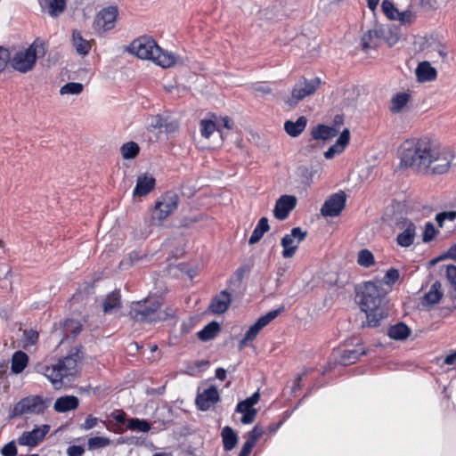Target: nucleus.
I'll return each mask as SVG.
<instances>
[{
    "label": "nucleus",
    "mask_w": 456,
    "mask_h": 456,
    "mask_svg": "<svg viewBox=\"0 0 456 456\" xmlns=\"http://www.w3.org/2000/svg\"><path fill=\"white\" fill-rule=\"evenodd\" d=\"M155 178L148 174H142L137 177L135 187L133 191L134 197L146 196L155 187Z\"/></svg>",
    "instance_id": "18"
},
{
    "label": "nucleus",
    "mask_w": 456,
    "mask_h": 456,
    "mask_svg": "<svg viewBox=\"0 0 456 456\" xmlns=\"http://www.w3.org/2000/svg\"><path fill=\"white\" fill-rule=\"evenodd\" d=\"M263 434L264 429L258 425H256L252 430L248 433L247 441L255 445Z\"/></svg>",
    "instance_id": "51"
},
{
    "label": "nucleus",
    "mask_w": 456,
    "mask_h": 456,
    "mask_svg": "<svg viewBox=\"0 0 456 456\" xmlns=\"http://www.w3.org/2000/svg\"><path fill=\"white\" fill-rule=\"evenodd\" d=\"M120 292L118 290H114L107 295L103 302V312L110 314L114 309L118 308L120 306Z\"/></svg>",
    "instance_id": "35"
},
{
    "label": "nucleus",
    "mask_w": 456,
    "mask_h": 456,
    "mask_svg": "<svg viewBox=\"0 0 456 456\" xmlns=\"http://www.w3.org/2000/svg\"><path fill=\"white\" fill-rule=\"evenodd\" d=\"M297 205V198L293 195H282L275 203L273 215L279 220L286 219Z\"/></svg>",
    "instance_id": "14"
},
{
    "label": "nucleus",
    "mask_w": 456,
    "mask_h": 456,
    "mask_svg": "<svg viewBox=\"0 0 456 456\" xmlns=\"http://www.w3.org/2000/svg\"><path fill=\"white\" fill-rule=\"evenodd\" d=\"M112 418L118 422V423H120V424H125L126 421V413L121 411V410H118V411H115L114 412H112Z\"/></svg>",
    "instance_id": "59"
},
{
    "label": "nucleus",
    "mask_w": 456,
    "mask_h": 456,
    "mask_svg": "<svg viewBox=\"0 0 456 456\" xmlns=\"http://www.w3.org/2000/svg\"><path fill=\"white\" fill-rule=\"evenodd\" d=\"M129 51L142 60L152 61L162 68H169L176 61V57L170 52L163 51L151 37H141L134 39Z\"/></svg>",
    "instance_id": "3"
},
{
    "label": "nucleus",
    "mask_w": 456,
    "mask_h": 456,
    "mask_svg": "<svg viewBox=\"0 0 456 456\" xmlns=\"http://www.w3.org/2000/svg\"><path fill=\"white\" fill-rule=\"evenodd\" d=\"M381 8L384 14L390 20H395L398 18L399 11L391 1L384 0L381 4Z\"/></svg>",
    "instance_id": "45"
},
{
    "label": "nucleus",
    "mask_w": 456,
    "mask_h": 456,
    "mask_svg": "<svg viewBox=\"0 0 456 456\" xmlns=\"http://www.w3.org/2000/svg\"><path fill=\"white\" fill-rule=\"evenodd\" d=\"M49 430L50 427L48 425H42L31 431L23 432L18 438V444L23 446L35 447L45 438Z\"/></svg>",
    "instance_id": "13"
},
{
    "label": "nucleus",
    "mask_w": 456,
    "mask_h": 456,
    "mask_svg": "<svg viewBox=\"0 0 456 456\" xmlns=\"http://www.w3.org/2000/svg\"><path fill=\"white\" fill-rule=\"evenodd\" d=\"M415 74L419 82L433 81L437 77L436 69L428 61L419 62L415 69Z\"/></svg>",
    "instance_id": "23"
},
{
    "label": "nucleus",
    "mask_w": 456,
    "mask_h": 456,
    "mask_svg": "<svg viewBox=\"0 0 456 456\" xmlns=\"http://www.w3.org/2000/svg\"><path fill=\"white\" fill-rule=\"evenodd\" d=\"M253 89L256 93H259L262 95L272 93V88L265 83H257L254 85Z\"/></svg>",
    "instance_id": "57"
},
{
    "label": "nucleus",
    "mask_w": 456,
    "mask_h": 456,
    "mask_svg": "<svg viewBox=\"0 0 456 456\" xmlns=\"http://www.w3.org/2000/svg\"><path fill=\"white\" fill-rule=\"evenodd\" d=\"M49 400L39 395H29L20 399L12 410L11 418L27 414H41L48 407Z\"/></svg>",
    "instance_id": "7"
},
{
    "label": "nucleus",
    "mask_w": 456,
    "mask_h": 456,
    "mask_svg": "<svg viewBox=\"0 0 456 456\" xmlns=\"http://www.w3.org/2000/svg\"><path fill=\"white\" fill-rule=\"evenodd\" d=\"M388 336L395 340H403L407 338L411 334V329L403 322H399L389 328Z\"/></svg>",
    "instance_id": "34"
},
{
    "label": "nucleus",
    "mask_w": 456,
    "mask_h": 456,
    "mask_svg": "<svg viewBox=\"0 0 456 456\" xmlns=\"http://www.w3.org/2000/svg\"><path fill=\"white\" fill-rule=\"evenodd\" d=\"M176 128H177L176 124H175L174 122H168L167 120V125L164 126L162 132L169 134V133L175 132L176 130Z\"/></svg>",
    "instance_id": "63"
},
{
    "label": "nucleus",
    "mask_w": 456,
    "mask_h": 456,
    "mask_svg": "<svg viewBox=\"0 0 456 456\" xmlns=\"http://www.w3.org/2000/svg\"><path fill=\"white\" fill-rule=\"evenodd\" d=\"M36 370L38 373L45 375L56 389L62 386V379L66 378L58 362L52 366L39 364Z\"/></svg>",
    "instance_id": "15"
},
{
    "label": "nucleus",
    "mask_w": 456,
    "mask_h": 456,
    "mask_svg": "<svg viewBox=\"0 0 456 456\" xmlns=\"http://www.w3.org/2000/svg\"><path fill=\"white\" fill-rule=\"evenodd\" d=\"M28 363V356L23 351H16L11 361V370L14 374L21 373Z\"/></svg>",
    "instance_id": "31"
},
{
    "label": "nucleus",
    "mask_w": 456,
    "mask_h": 456,
    "mask_svg": "<svg viewBox=\"0 0 456 456\" xmlns=\"http://www.w3.org/2000/svg\"><path fill=\"white\" fill-rule=\"evenodd\" d=\"M130 315L136 322L152 323L166 320L167 314L161 310V301L159 297H150L134 302Z\"/></svg>",
    "instance_id": "5"
},
{
    "label": "nucleus",
    "mask_w": 456,
    "mask_h": 456,
    "mask_svg": "<svg viewBox=\"0 0 456 456\" xmlns=\"http://www.w3.org/2000/svg\"><path fill=\"white\" fill-rule=\"evenodd\" d=\"M3 456H16L17 446L14 441L7 443L1 450Z\"/></svg>",
    "instance_id": "55"
},
{
    "label": "nucleus",
    "mask_w": 456,
    "mask_h": 456,
    "mask_svg": "<svg viewBox=\"0 0 456 456\" xmlns=\"http://www.w3.org/2000/svg\"><path fill=\"white\" fill-rule=\"evenodd\" d=\"M167 125V118L160 115H156L151 118L149 126L154 129H159L162 132L164 126Z\"/></svg>",
    "instance_id": "52"
},
{
    "label": "nucleus",
    "mask_w": 456,
    "mask_h": 456,
    "mask_svg": "<svg viewBox=\"0 0 456 456\" xmlns=\"http://www.w3.org/2000/svg\"><path fill=\"white\" fill-rule=\"evenodd\" d=\"M79 400L75 395H64L56 399L53 409L57 412H67L78 407Z\"/></svg>",
    "instance_id": "24"
},
{
    "label": "nucleus",
    "mask_w": 456,
    "mask_h": 456,
    "mask_svg": "<svg viewBox=\"0 0 456 456\" xmlns=\"http://www.w3.org/2000/svg\"><path fill=\"white\" fill-rule=\"evenodd\" d=\"M281 312V309H275L268 312L266 314L261 316L245 333L246 339L252 341L256 338L260 330L274 320Z\"/></svg>",
    "instance_id": "16"
},
{
    "label": "nucleus",
    "mask_w": 456,
    "mask_h": 456,
    "mask_svg": "<svg viewBox=\"0 0 456 456\" xmlns=\"http://www.w3.org/2000/svg\"><path fill=\"white\" fill-rule=\"evenodd\" d=\"M387 292L380 280L363 284L358 297L360 308L366 314L368 327L379 326L380 322L388 315Z\"/></svg>",
    "instance_id": "2"
},
{
    "label": "nucleus",
    "mask_w": 456,
    "mask_h": 456,
    "mask_svg": "<svg viewBox=\"0 0 456 456\" xmlns=\"http://www.w3.org/2000/svg\"><path fill=\"white\" fill-rule=\"evenodd\" d=\"M365 351L362 348L345 349L340 354L338 362L344 366L356 362L361 355H364Z\"/></svg>",
    "instance_id": "32"
},
{
    "label": "nucleus",
    "mask_w": 456,
    "mask_h": 456,
    "mask_svg": "<svg viewBox=\"0 0 456 456\" xmlns=\"http://www.w3.org/2000/svg\"><path fill=\"white\" fill-rule=\"evenodd\" d=\"M41 11L50 17L60 16L66 9V0H37Z\"/></svg>",
    "instance_id": "20"
},
{
    "label": "nucleus",
    "mask_w": 456,
    "mask_h": 456,
    "mask_svg": "<svg viewBox=\"0 0 456 456\" xmlns=\"http://www.w3.org/2000/svg\"><path fill=\"white\" fill-rule=\"evenodd\" d=\"M200 134L205 138H209L216 131L219 130V125L210 119H203L200 121Z\"/></svg>",
    "instance_id": "44"
},
{
    "label": "nucleus",
    "mask_w": 456,
    "mask_h": 456,
    "mask_svg": "<svg viewBox=\"0 0 456 456\" xmlns=\"http://www.w3.org/2000/svg\"><path fill=\"white\" fill-rule=\"evenodd\" d=\"M72 45L76 49V52L82 56H86L89 53L91 45L88 40L85 39L78 30L72 31Z\"/></svg>",
    "instance_id": "30"
},
{
    "label": "nucleus",
    "mask_w": 456,
    "mask_h": 456,
    "mask_svg": "<svg viewBox=\"0 0 456 456\" xmlns=\"http://www.w3.org/2000/svg\"><path fill=\"white\" fill-rule=\"evenodd\" d=\"M83 85L77 82H69L65 84L60 89V94H79L83 91Z\"/></svg>",
    "instance_id": "46"
},
{
    "label": "nucleus",
    "mask_w": 456,
    "mask_h": 456,
    "mask_svg": "<svg viewBox=\"0 0 456 456\" xmlns=\"http://www.w3.org/2000/svg\"><path fill=\"white\" fill-rule=\"evenodd\" d=\"M219 329V324L216 322H212L198 332V338L202 341L210 340L216 337Z\"/></svg>",
    "instance_id": "37"
},
{
    "label": "nucleus",
    "mask_w": 456,
    "mask_h": 456,
    "mask_svg": "<svg viewBox=\"0 0 456 456\" xmlns=\"http://www.w3.org/2000/svg\"><path fill=\"white\" fill-rule=\"evenodd\" d=\"M118 16V9L109 6L101 10L94 21V28L98 32H104L114 28Z\"/></svg>",
    "instance_id": "10"
},
{
    "label": "nucleus",
    "mask_w": 456,
    "mask_h": 456,
    "mask_svg": "<svg viewBox=\"0 0 456 456\" xmlns=\"http://www.w3.org/2000/svg\"><path fill=\"white\" fill-rule=\"evenodd\" d=\"M235 411L242 413L240 422L244 425L251 424L254 422L257 414V411L252 405L248 404L245 400L240 401L236 405Z\"/></svg>",
    "instance_id": "26"
},
{
    "label": "nucleus",
    "mask_w": 456,
    "mask_h": 456,
    "mask_svg": "<svg viewBox=\"0 0 456 456\" xmlns=\"http://www.w3.org/2000/svg\"><path fill=\"white\" fill-rule=\"evenodd\" d=\"M307 235L306 231H303L300 227H294L291 229L290 233L285 234L281 241L283 248L282 256L284 258H291L296 254V251L300 244Z\"/></svg>",
    "instance_id": "9"
},
{
    "label": "nucleus",
    "mask_w": 456,
    "mask_h": 456,
    "mask_svg": "<svg viewBox=\"0 0 456 456\" xmlns=\"http://www.w3.org/2000/svg\"><path fill=\"white\" fill-rule=\"evenodd\" d=\"M120 152L125 159H133L137 157L140 152L139 145L134 142H128L120 147Z\"/></svg>",
    "instance_id": "39"
},
{
    "label": "nucleus",
    "mask_w": 456,
    "mask_h": 456,
    "mask_svg": "<svg viewBox=\"0 0 456 456\" xmlns=\"http://www.w3.org/2000/svg\"><path fill=\"white\" fill-rule=\"evenodd\" d=\"M260 399V393L259 391H256L252 395H250L249 397L246 398L245 401L252 405L254 407L255 404H256L258 403Z\"/></svg>",
    "instance_id": "61"
},
{
    "label": "nucleus",
    "mask_w": 456,
    "mask_h": 456,
    "mask_svg": "<svg viewBox=\"0 0 456 456\" xmlns=\"http://www.w3.org/2000/svg\"><path fill=\"white\" fill-rule=\"evenodd\" d=\"M357 263L362 267L369 268L375 264L374 256L369 249H361L358 252Z\"/></svg>",
    "instance_id": "43"
},
{
    "label": "nucleus",
    "mask_w": 456,
    "mask_h": 456,
    "mask_svg": "<svg viewBox=\"0 0 456 456\" xmlns=\"http://www.w3.org/2000/svg\"><path fill=\"white\" fill-rule=\"evenodd\" d=\"M321 84V80L318 77L312 79H302L299 80L293 87L291 93V98L288 100L287 103L290 107H294L297 102L306 96H309L317 90Z\"/></svg>",
    "instance_id": "8"
},
{
    "label": "nucleus",
    "mask_w": 456,
    "mask_h": 456,
    "mask_svg": "<svg viewBox=\"0 0 456 456\" xmlns=\"http://www.w3.org/2000/svg\"><path fill=\"white\" fill-rule=\"evenodd\" d=\"M80 360L78 353L72 354L58 362L62 372L67 377L74 376L77 371V362Z\"/></svg>",
    "instance_id": "25"
},
{
    "label": "nucleus",
    "mask_w": 456,
    "mask_h": 456,
    "mask_svg": "<svg viewBox=\"0 0 456 456\" xmlns=\"http://www.w3.org/2000/svg\"><path fill=\"white\" fill-rule=\"evenodd\" d=\"M444 296L442 284L440 281H435L429 290L423 296L421 305L424 307L432 306L438 304Z\"/></svg>",
    "instance_id": "21"
},
{
    "label": "nucleus",
    "mask_w": 456,
    "mask_h": 456,
    "mask_svg": "<svg viewBox=\"0 0 456 456\" xmlns=\"http://www.w3.org/2000/svg\"><path fill=\"white\" fill-rule=\"evenodd\" d=\"M82 330V325L78 321L69 319L63 323L65 338H76Z\"/></svg>",
    "instance_id": "36"
},
{
    "label": "nucleus",
    "mask_w": 456,
    "mask_h": 456,
    "mask_svg": "<svg viewBox=\"0 0 456 456\" xmlns=\"http://www.w3.org/2000/svg\"><path fill=\"white\" fill-rule=\"evenodd\" d=\"M46 53L45 42L37 38L28 47L17 50L13 53L10 52V67L20 73L25 74L32 70L38 57H44Z\"/></svg>",
    "instance_id": "4"
},
{
    "label": "nucleus",
    "mask_w": 456,
    "mask_h": 456,
    "mask_svg": "<svg viewBox=\"0 0 456 456\" xmlns=\"http://www.w3.org/2000/svg\"><path fill=\"white\" fill-rule=\"evenodd\" d=\"M446 277L449 282L456 290V266L453 265H449L446 267Z\"/></svg>",
    "instance_id": "56"
},
{
    "label": "nucleus",
    "mask_w": 456,
    "mask_h": 456,
    "mask_svg": "<svg viewBox=\"0 0 456 456\" xmlns=\"http://www.w3.org/2000/svg\"><path fill=\"white\" fill-rule=\"evenodd\" d=\"M437 232H438L436 230L434 224L431 222L426 223L425 229H424V232H423L422 240L424 242L431 241L432 240L435 239V237L436 236Z\"/></svg>",
    "instance_id": "48"
},
{
    "label": "nucleus",
    "mask_w": 456,
    "mask_h": 456,
    "mask_svg": "<svg viewBox=\"0 0 456 456\" xmlns=\"http://www.w3.org/2000/svg\"><path fill=\"white\" fill-rule=\"evenodd\" d=\"M179 197L174 191H167L161 195L156 201L151 216V224L160 226L167 216L173 213L178 206Z\"/></svg>",
    "instance_id": "6"
},
{
    "label": "nucleus",
    "mask_w": 456,
    "mask_h": 456,
    "mask_svg": "<svg viewBox=\"0 0 456 456\" xmlns=\"http://www.w3.org/2000/svg\"><path fill=\"white\" fill-rule=\"evenodd\" d=\"M380 30L370 29L362 37V48L364 50L373 48L377 45V40L379 37Z\"/></svg>",
    "instance_id": "40"
},
{
    "label": "nucleus",
    "mask_w": 456,
    "mask_h": 456,
    "mask_svg": "<svg viewBox=\"0 0 456 456\" xmlns=\"http://www.w3.org/2000/svg\"><path fill=\"white\" fill-rule=\"evenodd\" d=\"M399 279V272L395 268L389 269L382 281H380L383 283V287L385 285H391L394 284L397 280Z\"/></svg>",
    "instance_id": "49"
},
{
    "label": "nucleus",
    "mask_w": 456,
    "mask_h": 456,
    "mask_svg": "<svg viewBox=\"0 0 456 456\" xmlns=\"http://www.w3.org/2000/svg\"><path fill=\"white\" fill-rule=\"evenodd\" d=\"M346 194L344 191H339L332 194L325 200L321 208V214L323 216H338L346 206Z\"/></svg>",
    "instance_id": "11"
},
{
    "label": "nucleus",
    "mask_w": 456,
    "mask_h": 456,
    "mask_svg": "<svg viewBox=\"0 0 456 456\" xmlns=\"http://www.w3.org/2000/svg\"><path fill=\"white\" fill-rule=\"evenodd\" d=\"M410 95L406 93H398L391 100L390 110L392 112L398 113L409 102Z\"/></svg>",
    "instance_id": "38"
},
{
    "label": "nucleus",
    "mask_w": 456,
    "mask_h": 456,
    "mask_svg": "<svg viewBox=\"0 0 456 456\" xmlns=\"http://www.w3.org/2000/svg\"><path fill=\"white\" fill-rule=\"evenodd\" d=\"M100 421L98 418L90 414L86 417L84 423L81 424L80 428L85 431L90 430L95 428Z\"/></svg>",
    "instance_id": "53"
},
{
    "label": "nucleus",
    "mask_w": 456,
    "mask_h": 456,
    "mask_svg": "<svg viewBox=\"0 0 456 456\" xmlns=\"http://www.w3.org/2000/svg\"><path fill=\"white\" fill-rule=\"evenodd\" d=\"M396 226L403 232L396 236V242L403 248H408L414 242L416 236V225L408 219H402L396 223Z\"/></svg>",
    "instance_id": "12"
},
{
    "label": "nucleus",
    "mask_w": 456,
    "mask_h": 456,
    "mask_svg": "<svg viewBox=\"0 0 456 456\" xmlns=\"http://www.w3.org/2000/svg\"><path fill=\"white\" fill-rule=\"evenodd\" d=\"M216 124L219 125V127L223 126L227 129L232 128V122L228 117L221 118L220 120Z\"/></svg>",
    "instance_id": "62"
},
{
    "label": "nucleus",
    "mask_w": 456,
    "mask_h": 456,
    "mask_svg": "<svg viewBox=\"0 0 456 456\" xmlns=\"http://www.w3.org/2000/svg\"><path fill=\"white\" fill-rule=\"evenodd\" d=\"M25 346H34L38 340V332L34 330H26L23 332Z\"/></svg>",
    "instance_id": "50"
},
{
    "label": "nucleus",
    "mask_w": 456,
    "mask_h": 456,
    "mask_svg": "<svg viewBox=\"0 0 456 456\" xmlns=\"http://www.w3.org/2000/svg\"><path fill=\"white\" fill-rule=\"evenodd\" d=\"M350 141V133L348 129H344L338 138L335 144L330 146L325 152L324 157L327 159H332L336 154H340L344 151Z\"/></svg>",
    "instance_id": "22"
},
{
    "label": "nucleus",
    "mask_w": 456,
    "mask_h": 456,
    "mask_svg": "<svg viewBox=\"0 0 456 456\" xmlns=\"http://www.w3.org/2000/svg\"><path fill=\"white\" fill-rule=\"evenodd\" d=\"M220 400L218 390L216 387H210L199 394L196 397V405L200 411H208L213 404Z\"/></svg>",
    "instance_id": "17"
},
{
    "label": "nucleus",
    "mask_w": 456,
    "mask_h": 456,
    "mask_svg": "<svg viewBox=\"0 0 456 456\" xmlns=\"http://www.w3.org/2000/svg\"><path fill=\"white\" fill-rule=\"evenodd\" d=\"M306 125L307 118L301 116L296 121L287 120L284 123V130L289 136L297 137L304 132Z\"/></svg>",
    "instance_id": "27"
},
{
    "label": "nucleus",
    "mask_w": 456,
    "mask_h": 456,
    "mask_svg": "<svg viewBox=\"0 0 456 456\" xmlns=\"http://www.w3.org/2000/svg\"><path fill=\"white\" fill-rule=\"evenodd\" d=\"M456 362V351L449 355H447L444 359V363L447 365H452Z\"/></svg>",
    "instance_id": "64"
},
{
    "label": "nucleus",
    "mask_w": 456,
    "mask_h": 456,
    "mask_svg": "<svg viewBox=\"0 0 456 456\" xmlns=\"http://www.w3.org/2000/svg\"><path fill=\"white\" fill-rule=\"evenodd\" d=\"M268 219L266 217H261L252 232L251 236L248 240L249 245L257 243L264 236V234L269 231Z\"/></svg>",
    "instance_id": "33"
},
{
    "label": "nucleus",
    "mask_w": 456,
    "mask_h": 456,
    "mask_svg": "<svg viewBox=\"0 0 456 456\" xmlns=\"http://www.w3.org/2000/svg\"><path fill=\"white\" fill-rule=\"evenodd\" d=\"M338 129L333 126H329L326 125H318L313 127L311 131V135L314 140L327 141L329 139L335 137L338 134Z\"/></svg>",
    "instance_id": "29"
},
{
    "label": "nucleus",
    "mask_w": 456,
    "mask_h": 456,
    "mask_svg": "<svg viewBox=\"0 0 456 456\" xmlns=\"http://www.w3.org/2000/svg\"><path fill=\"white\" fill-rule=\"evenodd\" d=\"M401 164L423 175H444L453 164L454 153L440 149L428 138L411 139L403 142Z\"/></svg>",
    "instance_id": "1"
},
{
    "label": "nucleus",
    "mask_w": 456,
    "mask_h": 456,
    "mask_svg": "<svg viewBox=\"0 0 456 456\" xmlns=\"http://www.w3.org/2000/svg\"><path fill=\"white\" fill-rule=\"evenodd\" d=\"M151 426L147 420L138 418H132L127 423V428L133 431L146 433L151 430Z\"/></svg>",
    "instance_id": "41"
},
{
    "label": "nucleus",
    "mask_w": 456,
    "mask_h": 456,
    "mask_svg": "<svg viewBox=\"0 0 456 456\" xmlns=\"http://www.w3.org/2000/svg\"><path fill=\"white\" fill-rule=\"evenodd\" d=\"M231 302L232 295L226 290H223L213 297L209 305V310L213 314H224L227 311Z\"/></svg>",
    "instance_id": "19"
},
{
    "label": "nucleus",
    "mask_w": 456,
    "mask_h": 456,
    "mask_svg": "<svg viewBox=\"0 0 456 456\" xmlns=\"http://www.w3.org/2000/svg\"><path fill=\"white\" fill-rule=\"evenodd\" d=\"M255 445L246 441L238 456H248Z\"/></svg>",
    "instance_id": "60"
},
{
    "label": "nucleus",
    "mask_w": 456,
    "mask_h": 456,
    "mask_svg": "<svg viewBox=\"0 0 456 456\" xmlns=\"http://www.w3.org/2000/svg\"><path fill=\"white\" fill-rule=\"evenodd\" d=\"M10 65V50L0 46V72Z\"/></svg>",
    "instance_id": "54"
},
{
    "label": "nucleus",
    "mask_w": 456,
    "mask_h": 456,
    "mask_svg": "<svg viewBox=\"0 0 456 456\" xmlns=\"http://www.w3.org/2000/svg\"><path fill=\"white\" fill-rule=\"evenodd\" d=\"M221 437L224 450L226 452L235 448L239 441L237 433L229 426H225L222 428Z\"/></svg>",
    "instance_id": "28"
},
{
    "label": "nucleus",
    "mask_w": 456,
    "mask_h": 456,
    "mask_svg": "<svg viewBox=\"0 0 456 456\" xmlns=\"http://www.w3.org/2000/svg\"><path fill=\"white\" fill-rule=\"evenodd\" d=\"M84 452L85 449L80 445H71L67 450L69 456H82Z\"/></svg>",
    "instance_id": "58"
},
{
    "label": "nucleus",
    "mask_w": 456,
    "mask_h": 456,
    "mask_svg": "<svg viewBox=\"0 0 456 456\" xmlns=\"http://www.w3.org/2000/svg\"><path fill=\"white\" fill-rule=\"evenodd\" d=\"M415 18H416L415 13L411 10L407 9L403 12H399L398 18H396L395 20L400 21L401 24H403V25H406V24L410 25L414 22Z\"/></svg>",
    "instance_id": "47"
},
{
    "label": "nucleus",
    "mask_w": 456,
    "mask_h": 456,
    "mask_svg": "<svg viewBox=\"0 0 456 456\" xmlns=\"http://www.w3.org/2000/svg\"><path fill=\"white\" fill-rule=\"evenodd\" d=\"M111 441L109 437L105 436H94L87 440V449L89 451H94L107 447L110 444Z\"/></svg>",
    "instance_id": "42"
}]
</instances>
